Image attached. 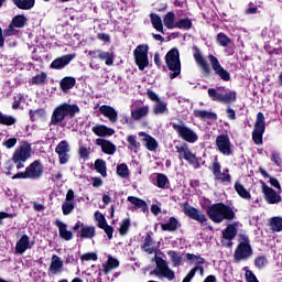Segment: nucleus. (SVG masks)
<instances>
[{
  "label": "nucleus",
  "mask_w": 282,
  "mask_h": 282,
  "mask_svg": "<svg viewBox=\"0 0 282 282\" xmlns=\"http://www.w3.org/2000/svg\"><path fill=\"white\" fill-rule=\"evenodd\" d=\"M17 118L13 116L4 115L3 112H0V124H6L7 127H12V124H15Z\"/></svg>",
  "instance_id": "nucleus-47"
},
{
  "label": "nucleus",
  "mask_w": 282,
  "mask_h": 282,
  "mask_svg": "<svg viewBox=\"0 0 282 282\" xmlns=\"http://www.w3.org/2000/svg\"><path fill=\"white\" fill-rule=\"evenodd\" d=\"M47 80V74L41 73L32 78L33 85H43Z\"/></svg>",
  "instance_id": "nucleus-56"
},
{
  "label": "nucleus",
  "mask_w": 282,
  "mask_h": 282,
  "mask_svg": "<svg viewBox=\"0 0 282 282\" xmlns=\"http://www.w3.org/2000/svg\"><path fill=\"white\" fill-rule=\"evenodd\" d=\"M91 131L93 133H95V135H98V138H107L116 133V130H113V128H109L105 124H97L93 127Z\"/></svg>",
  "instance_id": "nucleus-28"
},
{
  "label": "nucleus",
  "mask_w": 282,
  "mask_h": 282,
  "mask_svg": "<svg viewBox=\"0 0 282 282\" xmlns=\"http://www.w3.org/2000/svg\"><path fill=\"white\" fill-rule=\"evenodd\" d=\"M194 116L200 120H217V113L208 110H194Z\"/></svg>",
  "instance_id": "nucleus-36"
},
{
  "label": "nucleus",
  "mask_w": 282,
  "mask_h": 282,
  "mask_svg": "<svg viewBox=\"0 0 282 282\" xmlns=\"http://www.w3.org/2000/svg\"><path fill=\"white\" fill-rule=\"evenodd\" d=\"M263 133H265V117L263 112H258L252 140L254 144H263Z\"/></svg>",
  "instance_id": "nucleus-8"
},
{
  "label": "nucleus",
  "mask_w": 282,
  "mask_h": 282,
  "mask_svg": "<svg viewBox=\"0 0 282 282\" xmlns=\"http://www.w3.org/2000/svg\"><path fill=\"white\" fill-rule=\"evenodd\" d=\"M95 144H97V147H100L101 151L106 153V155H113V153H116V144H113L109 140L99 138L96 139Z\"/></svg>",
  "instance_id": "nucleus-24"
},
{
  "label": "nucleus",
  "mask_w": 282,
  "mask_h": 282,
  "mask_svg": "<svg viewBox=\"0 0 282 282\" xmlns=\"http://www.w3.org/2000/svg\"><path fill=\"white\" fill-rule=\"evenodd\" d=\"M183 213L191 219H194V221H198V224H206V221H208V219L206 218V215H204L197 208L188 204L184 205Z\"/></svg>",
  "instance_id": "nucleus-14"
},
{
  "label": "nucleus",
  "mask_w": 282,
  "mask_h": 282,
  "mask_svg": "<svg viewBox=\"0 0 282 282\" xmlns=\"http://www.w3.org/2000/svg\"><path fill=\"white\" fill-rule=\"evenodd\" d=\"M118 265H120V262L113 257L109 256L107 263L104 264V272H111V270H115V268H118Z\"/></svg>",
  "instance_id": "nucleus-43"
},
{
  "label": "nucleus",
  "mask_w": 282,
  "mask_h": 282,
  "mask_svg": "<svg viewBox=\"0 0 282 282\" xmlns=\"http://www.w3.org/2000/svg\"><path fill=\"white\" fill-rule=\"evenodd\" d=\"M139 135L141 139V142H143L145 149L148 151H158V140L155 138L151 137V134H147L145 132H139Z\"/></svg>",
  "instance_id": "nucleus-25"
},
{
  "label": "nucleus",
  "mask_w": 282,
  "mask_h": 282,
  "mask_svg": "<svg viewBox=\"0 0 282 282\" xmlns=\"http://www.w3.org/2000/svg\"><path fill=\"white\" fill-rule=\"evenodd\" d=\"M185 259H186L187 263H198V265L204 264V258H202L197 254L186 253Z\"/></svg>",
  "instance_id": "nucleus-51"
},
{
  "label": "nucleus",
  "mask_w": 282,
  "mask_h": 282,
  "mask_svg": "<svg viewBox=\"0 0 282 282\" xmlns=\"http://www.w3.org/2000/svg\"><path fill=\"white\" fill-rule=\"evenodd\" d=\"M208 58L215 74H217V76H219L223 80H230V73L221 67L219 59H217L215 55H209Z\"/></svg>",
  "instance_id": "nucleus-16"
},
{
  "label": "nucleus",
  "mask_w": 282,
  "mask_h": 282,
  "mask_svg": "<svg viewBox=\"0 0 282 282\" xmlns=\"http://www.w3.org/2000/svg\"><path fill=\"white\" fill-rule=\"evenodd\" d=\"M176 151L181 160H186L189 164H197V158L191 152L187 144L176 145Z\"/></svg>",
  "instance_id": "nucleus-17"
},
{
  "label": "nucleus",
  "mask_w": 282,
  "mask_h": 282,
  "mask_svg": "<svg viewBox=\"0 0 282 282\" xmlns=\"http://www.w3.org/2000/svg\"><path fill=\"white\" fill-rule=\"evenodd\" d=\"M180 228V221L175 217H171L167 223L161 225V229L165 232H175Z\"/></svg>",
  "instance_id": "nucleus-32"
},
{
  "label": "nucleus",
  "mask_w": 282,
  "mask_h": 282,
  "mask_svg": "<svg viewBox=\"0 0 282 282\" xmlns=\"http://www.w3.org/2000/svg\"><path fill=\"white\" fill-rule=\"evenodd\" d=\"M207 215L209 219H212V221H215V224H221L224 219H235V212L232 210V208L226 206L223 203L214 204L208 207Z\"/></svg>",
  "instance_id": "nucleus-1"
},
{
  "label": "nucleus",
  "mask_w": 282,
  "mask_h": 282,
  "mask_svg": "<svg viewBox=\"0 0 282 282\" xmlns=\"http://www.w3.org/2000/svg\"><path fill=\"white\" fill-rule=\"evenodd\" d=\"M216 147L223 155H232V143L228 134H220L216 138Z\"/></svg>",
  "instance_id": "nucleus-13"
},
{
  "label": "nucleus",
  "mask_w": 282,
  "mask_h": 282,
  "mask_svg": "<svg viewBox=\"0 0 282 282\" xmlns=\"http://www.w3.org/2000/svg\"><path fill=\"white\" fill-rule=\"evenodd\" d=\"M150 19L154 30L164 34V24H162V18L155 13H151Z\"/></svg>",
  "instance_id": "nucleus-38"
},
{
  "label": "nucleus",
  "mask_w": 282,
  "mask_h": 282,
  "mask_svg": "<svg viewBox=\"0 0 282 282\" xmlns=\"http://www.w3.org/2000/svg\"><path fill=\"white\" fill-rule=\"evenodd\" d=\"M155 116H163V113H169L167 104L165 101H156L154 105Z\"/></svg>",
  "instance_id": "nucleus-40"
},
{
  "label": "nucleus",
  "mask_w": 282,
  "mask_h": 282,
  "mask_svg": "<svg viewBox=\"0 0 282 282\" xmlns=\"http://www.w3.org/2000/svg\"><path fill=\"white\" fill-rule=\"evenodd\" d=\"M74 189H68L66 198L62 204L63 215H72V212L76 208V202L74 200Z\"/></svg>",
  "instance_id": "nucleus-18"
},
{
  "label": "nucleus",
  "mask_w": 282,
  "mask_h": 282,
  "mask_svg": "<svg viewBox=\"0 0 282 282\" xmlns=\"http://www.w3.org/2000/svg\"><path fill=\"white\" fill-rule=\"evenodd\" d=\"M213 173L218 182H223L224 184H230L231 176L228 173V170H224L221 172V165H219L218 162H215L213 164Z\"/></svg>",
  "instance_id": "nucleus-19"
},
{
  "label": "nucleus",
  "mask_w": 282,
  "mask_h": 282,
  "mask_svg": "<svg viewBox=\"0 0 282 282\" xmlns=\"http://www.w3.org/2000/svg\"><path fill=\"white\" fill-rule=\"evenodd\" d=\"M261 191L267 204H281V194L276 193L272 187L268 186L265 182L261 181Z\"/></svg>",
  "instance_id": "nucleus-11"
},
{
  "label": "nucleus",
  "mask_w": 282,
  "mask_h": 282,
  "mask_svg": "<svg viewBox=\"0 0 282 282\" xmlns=\"http://www.w3.org/2000/svg\"><path fill=\"white\" fill-rule=\"evenodd\" d=\"M19 34V31L17 30V26L12 25V23L9 24V26L3 31V36H14Z\"/></svg>",
  "instance_id": "nucleus-60"
},
{
  "label": "nucleus",
  "mask_w": 282,
  "mask_h": 282,
  "mask_svg": "<svg viewBox=\"0 0 282 282\" xmlns=\"http://www.w3.org/2000/svg\"><path fill=\"white\" fill-rule=\"evenodd\" d=\"M98 58L105 61L108 66L113 65V53L99 51Z\"/></svg>",
  "instance_id": "nucleus-46"
},
{
  "label": "nucleus",
  "mask_w": 282,
  "mask_h": 282,
  "mask_svg": "<svg viewBox=\"0 0 282 282\" xmlns=\"http://www.w3.org/2000/svg\"><path fill=\"white\" fill-rule=\"evenodd\" d=\"M149 116V106H142L137 109L131 110L132 120H142Z\"/></svg>",
  "instance_id": "nucleus-31"
},
{
  "label": "nucleus",
  "mask_w": 282,
  "mask_h": 282,
  "mask_svg": "<svg viewBox=\"0 0 282 282\" xmlns=\"http://www.w3.org/2000/svg\"><path fill=\"white\" fill-rule=\"evenodd\" d=\"M63 259H61V257L54 254L51 258V264L48 268V272L50 274H61V272H63Z\"/></svg>",
  "instance_id": "nucleus-27"
},
{
  "label": "nucleus",
  "mask_w": 282,
  "mask_h": 282,
  "mask_svg": "<svg viewBox=\"0 0 282 282\" xmlns=\"http://www.w3.org/2000/svg\"><path fill=\"white\" fill-rule=\"evenodd\" d=\"M2 145L6 147V149H14V147H17V138H10L3 141Z\"/></svg>",
  "instance_id": "nucleus-62"
},
{
  "label": "nucleus",
  "mask_w": 282,
  "mask_h": 282,
  "mask_svg": "<svg viewBox=\"0 0 282 282\" xmlns=\"http://www.w3.org/2000/svg\"><path fill=\"white\" fill-rule=\"evenodd\" d=\"M12 2L19 10H32L36 3L35 0H12Z\"/></svg>",
  "instance_id": "nucleus-37"
},
{
  "label": "nucleus",
  "mask_w": 282,
  "mask_h": 282,
  "mask_svg": "<svg viewBox=\"0 0 282 282\" xmlns=\"http://www.w3.org/2000/svg\"><path fill=\"white\" fill-rule=\"evenodd\" d=\"M155 269L151 272L158 279H167V281H173L175 279V271L169 267V262L161 257L155 256Z\"/></svg>",
  "instance_id": "nucleus-5"
},
{
  "label": "nucleus",
  "mask_w": 282,
  "mask_h": 282,
  "mask_svg": "<svg viewBox=\"0 0 282 282\" xmlns=\"http://www.w3.org/2000/svg\"><path fill=\"white\" fill-rule=\"evenodd\" d=\"M99 112L105 116V118H108L109 122L112 124L118 122V111H116V108L104 105L99 107Z\"/></svg>",
  "instance_id": "nucleus-22"
},
{
  "label": "nucleus",
  "mask_w": 282,
  "mask_h": 282,
  "mask_svg": "<svg viewBox=\"0 0 282 282\" xmlns=\"http://www.w3.org/2000/svg\"><path fill=\"white\" fill-rule=\"evenodd\" d=\"M163 23L167 30H175L177 22H175V13L173 11L167 12L163 17Z\"/></svg>",
  "instance_id": "nucleus-35"
},
{
  "label": "nucleus",
  "mask_w": 282,
  "mask_h": 282,
  "mask_svg": "<svg viewBox=\"0 0 282 282\" xmlns=\"http://www.w3.org/2000/svg\"><path fill=\"white\" fill-rule=\"evenodd\" d=\"M95 221H97L98 228H101L107 224V219L105 218V215H102V213L100 212H95Z\"/></svg>",
  "instance_id": "nucleus-58"
},
{
  "label": "nucleus",
  "mask_w": 282,
  "mask_h": 282,
  "mask_svg": "<svg viewBox=\"0 0 282 282\" xmlns=\"http://www.w3.org/2000/svg\"><path fill=\"white\" fill-rule=\"evenodd\" d=\"M270 226H271L272 230H274L275 232H281V230H282V217L271 218Z\"/></svg>",
  "instance_id": "nucleus-50"
},
{
  "label": "nucleus",
  "mask_w": 282,
  "mask_h": 282,
  "mask_svg": "<svg viewBox=\"0 0 282 282\" xmlns=\"http://www.w3.org/2000/svg\"><path fill=\"white\" fill-rule=\"evenodd\" d=\"M238 246L235 251L236 261H246L249 257H252V247L250 246V239L246 234H240L238 236Z\"/></svg>",
  "instance_id": "nucleus-4"
},
{
  "label": "nucleus",
  "mask_w": 282,
  "mask_h": 282,
  "mask_svg": "<svg viewBox=\"0 0 282 282\" xmlns=\"http://www.w3.org/2000/svg\"><path fill=\"white\" fill-rule=\"evenodd\" d=\"M127 142H128V149L137 153L138 149H140V142H138V139L135 138V135H128Z\"/></svg>",
  "instance_id": "nucleus-45"
},
{
  "label": "nucleus",
  "mask_w": 282,
  "mask_h": 282,
  "mask_svg": "<svg viewBox=\"0 0 282 282\" xmlns=\"http://www.w3.org/2000/svg\"><path fill=\"white\" fill-rule=\"evenodd\" d=\"M128 202L134 207L140 208L142 213H149V205H147L145 200H142L141 198L129 196Z\"/></svg>",
  "instance_id": "nucleus-30"
},
{
  "label": "nucleus",
  "mask_w": 282,
  "mask_h": 282,
  "mask_svg": "<svg viewBox=\"0 0 282 282\" xmlns=\"http://www.w3.org/2000/svg\"><path fill=\"white\" fill-rule=\"evenodd\" d=\"M55 153L58 155L59 164H67L69 162V142L61 141L55 148Z\"/></svg>",
  "instance_id": "nucleus-15"
},
{
  "label": "nucleus",
  "mask_w": 282,
  "mask_h": 282,
  "mask_svg": "<svg viewBox=\"0 0 282 282\" xmlns=\"http://www.w3.org/2000/svg\"><path fill=\"white\" fill-rule=\"evenodd\" d=\"M61 89L62 91H69L74 85H76V78L74 77H64L61 83Z\"/></svg>",
  "instance_id": "nucleus-39"
},
{
  "label": "nucleus",
  "mask_w": 282,
  "mask_h": 282,
  "mask_svg": "<svg viewBox=\"0 0 282 282\" xmlns=\"http://www.w3.org/2000/svg\"><path fill=\"white\" fill-rule=\"evenodd\" d=\"M29 116L32 122H36V120H43L45 118V109L30 110Z\"/></svg>",
  "instance_id": "nucleus-42"
},
{
  "label": "nucleus",
  "mask_w": 282,
  "mask_h": 282,
  "mask_svg": "<svg viewBox=\"0 0 282 282\" xmlns=\"http://www.w3.org/2000/svg\"><path fill=\"white\" fill-rule=\"evenodd\" d=\"M117 175H119V177H129V166L124 163L118 165Z\"/></svg>",
  "instance_id": "nucleus-55"
},
{
  "label": "nucleus",
  "mask_w": 282,
  "mask_h": 282,
  "mask_svg": "<svg viewBox=\"0 0 282 282\" xmlns=\"http://www.w3.org/2000/svg\"><path fill=\"white\" fill-rule=\"evenodd\" d=\"M142 250H144V252H148V254H153V252H155V249L153 248V238H151V236L148 235L145 237L142 245Z\"/></svg>",
  "instance_id": "nucleus-41"
},
{
  "label": "nucleus",
  "mask_w": 282,
  "mask_h": 282,
  "mask_svg": "<svg viewBox=\"0 0 282 282\" xmlns=\"http://www.w3.org/2000/svg\"><path fill=\"white\" fill-rule=\"evenodd\" d=\"M171 124L173 129L177 132V134L182 138V140H184L185 142L194 144V142H197V140H199L197 133L193 131V129L184 124L182 121H180L178 123L172 122Z\"/></svg>",
  "instance_id": "nucleus-6"
},
{
  "label": "nucleus",
  "mask_w": 282,
  "mask_h": 282,
  "mask_svg": "<svg viewBox=\"0 0 282 282\" xmlns=\"http://www.w3.org/2000/svg\"><path fill=\"white\" fill-rule=\"evenodd\" d=\"M76 113H80V108L78 107V105L76 104L70 105V104L64 102L54 109L53 115L51 117V123L58 124L63 122V120H65L67 116L69 118H74Z\"/></svg>",
  "instance_id": "nucleus-2"
},
{
  "label": "nucleus",
  "mask_w": 282,
  "mask_h": 282,
  "mask_svg": "<svg viewBox=\"0 0 282 282\" xmlns=\"http://www.w3.org/2000/svg\"><path fill=\"white\" fill-rule=\"evenodd\" d=\"M236 100H237V91L235 90H228L221 97V102H225V105H230V102H235Z\"/></svg>",
  "instance_id": "nucleus-44"
},
{
  "label": "nucleus",
  "mask_w": 282,
  "mask_h": 282,
  "mask_svg": "<svg viewBox=\"0 0 282 282\" xmlns=\"http://www.w3.org/2000/svg\"><path fill=\"white\" fill-rule=\"evenodd\" d=\"M197 273V268H193L187 275L183 279L182 282H191L195 278V274Z\"/></svg>",
  "instance_id": "nucleus-64"
},
{
  "label": "nucleus",
  "mask_w": 282,
  "mask_h": 282,
  "mask_svg": "<svg viewBox=\"0 0 282 282\" xmlns=\"http://www.w3.org/2000/svg\"><path fill=\"white\" fill-rule=\"evenodd\" d=\"M254 265H256V268H259V269L265 268V265H268V259H265V257H263V256H260V257L256 258Z\"/></svg>",
  "instance_id": "nucleus-61"
},
{
  "label": "nucleus",
  "mask_w": 282,
  "mask_h": 282,
  "mask_svg": "<svg viewBox=\"0 0 282 282\" xmlns=\"http://www.w3.org/2000/svg\"><path fill=\"white\" fill-rule=\"evenodd\" d=\"M245 276L247 282H259L257 275H254V273H252L250 270H246Z\"/></svg>",
  "instance_id": "nucleus-63"
},
{
  "label": "nucleus",
  "mask_w": 282,
  "mask_h": 282,
  "mask_svg": "<svg viewBox=\"0 0 282 282\" xmlns=\"http://www.w3.org/2000/svg\"><path fill=\"white\" fill-rule=\"evenodd\" d=\"M95 169L100 173L102 177H107V162L98 159L95 162Z\"/></svg>",
  "instance_id": "nucleus-48"
},
{
  "label": "nucleus",
  "mask_w": 282,
  "mask_h": 282,
  "mask_svg": "<svg viewBox=\"0 0 282 282\" xmlns=\"http://www.w3.org/2000/svg\"><path fill=\"white\" fill-rule=\"evenodd\" d=\"M217 43H219L221 47H228V45H230V37L224 33H219L217 35Z\"/></svg>",
  "instance_id": "nucleus-54"
},
{
  "label": "nucleus",
  "mask_w": 282,
  "mask_h": 282,
  "mask_svg": "<svg viewBox=\"0 0 282 282\" xmlns=\"http://www.w3.org/2000/svg\"><path fill=\"white\" fill-rule=\"evenodd\" d=\"M234 188L239 197H241L242 199H252V195L250 194V192L246 189L243 184L239 183V181L235 183Z\"/></svg>",
  "instance_id": "nucleus-34"
},
{
  "label": "nucleus",
  "mask_w": 282,
  "mask_h": 282,
  "mask_svg": "<svg viewBox=\"0 0 282 282\" xmlns=\"http://www.w3.org/2000/svg\"><path fill=\"white\" fill-rule=\"evenodd\" d=\"M238 230H239L238 221L228 225L227 228L223 230L221 245L225 248H232V239H235V237H237Z\"/></svg>",
  "instance_id": "nucleus-9"
},
{
  "label": "nucleus",
  "mask_w": 282,
  "mask_h": 282,
  "mask_svg": "<svg viewBox=\"0 0 282 282\" xmlns=\"http://www.w3.org/2000/svg\"><path fill=\"white\" fill-rule=\"evenodd\" d=\"M208 96L212 98V100L216 102H221V93L217 91L215 88H209L208 89Z\"/></svg>",
  "instance_id": "nucleus-57"
},
{
  "label": "nucleus",
  "mask_w": 282,
  "mask_h": 282,
  "mask_svg": "<svg viewBox=\"0 0 282 282\" xmlns=\"http://www.w3.org/2000/svg\"><path fill=\"white\" fill-rule=\"evenodd\" d=\"M194 58L197 65L200 67V69L205 72V74L210 73V66H208V62H206V58H204L199 50H196L194 52Z\"/></svg>",
  "instance_id": "nucleus-29"
},
{
  "label": "nucleus",
  "mask_w": 282,
  "mask_h": 282,
  "mask_svg": "<svg viewBox=\"0 0 282 282\" xmlns=\"http://www.w3.org/2000/svg\"><path fill=\"white\" fill-rule=\"evenodd\" d=\"M135 64L140 72H144L145 67H149V45L141 44L133 51Z\"/></svg>",
  "instance_id": "nucleus-7"
},
{
  "label": "nucleus",
  "mask_w": 282,
  "mask_h": 282,
  "mask_svg": "<svg viewBox=\"0 0 282 282\" xmlns=\"http://www.w3.org/2000/svg\"><path fill=\"white\" fill-rule=\"evenodd\" d=\"M25 170L29 180H39L43 175V165L39 161H34Z\"/></svg>",
  "instance_id": "nucleus-21"
},
{
  "label": "nucleus",
  "mask_w": 282,
  "mask_h": 282,
  "mask_svg": "<svg viewBox=\"0 0 282 282\" xmlns=\"http://www.w3.org/2000/svg\"><path fill=\"white\" fill-rule=\"evenodd\" d=\"M74 230H79L77 232L78 237H80V239H94V237H96V227L94 226H89V225H85L83 221L78 220L74 227Z\"/></svg>",
  "instance_id": "nucleus-12"
},
{
  "label": "nucleus",
  "mask_w": 282,
  "mask_h": 282,
  "mask_svg": "<svg viewBox=\"0 0 282 282\" xmlns=\"http://www.w3.org/2000/svg\"><path fill=\"white\" fill-rule=\"evenodd\" d=\"M32 158V145L28 142L22 143L13 153L12 162H28Z\"/></svg>",
  "instance_id": "nucleus-10"
},
{
  "label": "nucleus",
  "mask_w": 282,
  "mask_h": 282,
  "mask_svg": "<svg viewBox=\"0 0 282 282\" xmlns=\"http://www.w3.org/2000/svg\"><path fill=\"white\" fill-rule=\"evenodd\" d=\"M75 55L68 54L64 55L62 57H57L51 63L52 69H63L64 67H67L72 61H74Z\"/></svg>",
  "instance_id": "nucleus-23"
},
{
  "label": "nucleus",
  "mask_w": 282,
  "mask_h": 282,
  "mask_svg": "<svg viewBox=\"0 0 282 282\" xmlns=\"http://www.w3.org/2000/svg\"><path fill=\"white\" fill-rule=\"evenodd\" d=\"M55 226L58 228L61 239H64V241H72L74 239V234L67 229V224L56 220Z\"/></svg>",
  "instance_id": "nucleus-26"
},
{
  "label": "nucleus",
  "mask_w": 282,
  "mask_h": 282,
  "mask_svg": "<svg viewBox=\"0 0 282 282\" xmlns=\"http://www.w3.org/2000/svg\"><path fill=\"white\" fill-rule=\"evenodd\" d=\"M165 63L167 68L170 69V78L173 80L177 78L180 74H182V62L180 61V50L172 48L165 55Z\"/></svg>",
  "instance_id": "nucleus-3"
},
{
  "label": "nucleus",
  "mask_w": 282,
  "mask_h": 282,
  "mask_svg": "<svg viewBox=\"0 0 282 282\" xmlns=\"http://www.w3.org/2000/svg\"><path fill=\"white\" fill-rule=\"evenodd\" d=\"M156 186L159 188H169V177H166L164 174H158Z\"/></svg>",
  "instance_id": "nucleus-52"
},
{
  "label": "nucleus",
  "mask_w": 282,
  "mask_h": 282,
  "mask_svg": "<svg viewBox=\"0 0 282 282\" xmlns=\"http://www.w3.org/2000/svg\"><path fill=\"white\" fill-rule=\"evenodd\" d=\"M34 242L30 241V236L23 235L15 243L17 254H23L26 250H31Z\"/></svg>",
  "instance_id": "nucleus-20"
},
{
  "label": "nucleus",
  "mask_w": 282,
  "mask_h": 282,
  "mask_svg": "<svg viewBox=\"0 0 282 282\" xmlns=\"http://www.w3.org/2000/svg\"><path fill=\"white\" fill-rule=\"evenodd\" d=\"M26 22L28 18H25V15H15L12 19L11 24L15 28H24Z\"/></svg>",
  "instance_id": "nucleus-49"
},
{
  "label": "nucleus",
  "mask_w": 282,
  "mask_h": 282,
  "mask_svg": "<svg viewBox=\"0 0 282 282\" xmlns=\"http://www.w3.org/2000/svg\"><path fill=\"white\" fill-rule=\"evenodd\" d=\"M167 257L170 258L173 268H180V265L184 263V258H182V254L177 251L170 250Z\"/></svg>",
  "instance_id": "nucleus-33"
},
{
  "label": "nucleus",
  "mask_w": 282,
  "mask_h": 282,
  "mask_svg": "<svg viewBox=\"0 0 282 282\" xmlns=\"http://www.w3.org/2000/svg\"><path fill=\"white\" fill-rule=\"evenodd\" d=\"M192 25L193 22H191L189 19H182L176 22V28H178V30H191Z\"/></svg>",
  "instance_id": "nucleus-53"
},
{
  "label": "nucleus",
  "mask_w": 282,
  "mask_h": 282,
  "mask_svg": "<svg viewBox=\"0 0 282 282\" xmlns=\"http://www.w3.org/2000/svg\"><path fill=\"white\" fill-rule=\"evenodd\" d=\"M131 228V221L129 219H123L120 224L119 232L120 235H127Z\"/></svg>",
  "instance_id": "nucleus-59"
}]
</instances>
